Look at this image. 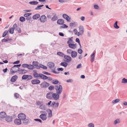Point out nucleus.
Returning <instances> with one entry per match:
<instances>
[{
    "label": "nucleus",
    "mask_w": 127,
    "mask_h": 127,
    "mask_svg": "<svg viewBox=\"0 0 127 127\" xmlns=\"http://www.w3.org/2000/svg\"><path fill=\"white\" fill-rule=\"evenodd\" d=\"M47 66L48 67L50 68L52 70L51 72L54 73L55 74H59V72H57L54 70L55 68H54L55 64L54 63L49 62L47 64Z\"/></svg>",
    "instance_id": "nucleus-1"
},
{
    "label": "nucleus",
    "mask_w": 127,
    "mask_h": 127,
    "mask_svg": "<svg viewBox=\"0 0 127 127\" xmlns=\"http://www.w3.org/2000/svg\"><path fill=\"white\" fill-rule=\"evenodd\" d=\"M54 88L56 90V93L61 94L63 91V88L61 85H55Z\"/></svg>",
    "instance_id": "nucleus-2"
},
{
    "label": "nucleus",
    "mask_w": 127,
    "mask_h": 127,
    "mask_svg": "<svg viewBox=\"0 0 127 127\" xmlns=\"http://www.w3.org/2000/svg\"><path fill=\"white\" fill-rule=\"evenodd\" d=\"M14 66L12 67L10 69L11 73L13 75L14 73L17 71H19L20 69L19 68H16V67H14Z\"/></svg>",
    "instance_id": "nucleus-3"
},
{
    "label": "nucleus",
    "mask_w": 127,
    "mask_h": 127,
    "mask_svg": "<svg viewBox=\"0 0 127 127\" xmlns=\"http://www.w3.org/2000/svg\"><path fill=\"white\" fill-rule=\"evenodd\" d=\"M50 85L49 84L45 81L42 82L40 84L41 87L42 88H46Z\"/></svg>",
    "instance_id": "nucleus-4"
},
{
    "label": "nucleus",
    "mask_w": 127,
    "mask_h": 127,
    "mask_svg": "<svg viewBox=\"0 0 127 127\" xmlns=\"http://www.w3.org/2000/svg\"><path fill=\"white\" fill-rule=\"evenodd\" d=\"M18 117L21 120H23L26 118V115L23 113H21L18 115Z\"/></svg>",
    "instance_id": "nucleus-5"
},
{
    "label": "nucleus",
    "mask_w": 127,
    "mask_h": 127,
    "mask_svg": "<svg viewBox=\"0 0 127 127\" xmlns=\"http://www.w3.org/2000/svg\"><path fill=\"white\" fill-rule=\"evenodd\" d=\"M64 61L67 62H69L72 60L71 57L68 56L64 55Z\"/></svg>",
    "instance_id": "nucleus-6"
},
{
    "label": "nucleus",
    "mask_w": 127,
    "mask_h": 127,
    "mask_svg": "<svg viewBox=\"0 0 127 127\" xmlns=\"http://www.w3.org/2000/svg\"><path fill=\"white\" fill-rule=\"evenodd\" d=\"M60 94L57 93H53L52 96V98L55 100H57L59 98V95Z\"/></svg>",
    "instance_id": "nucleus-7"
},
{
    "label": "nucleus",
    "mask_w": 127,
    "mask_h": 127,
    "mask_svg": "<svg viewBox=\"0 0 127 127\" xmlns=\"http://www.w3.org/2000/svg\"><path fill=\"white\" fill-rule=\"evenodd\" d=\"M13 28L14 29V30H16L18 29H19V30L18 31V32L21 33V30L17 25V24H14L13 26Z\"/></svg>",
    "instance_id": "nucleus-8"
},
{
    "label": "nucleus",
    "mask_w": 127,
    "mask_h": 127,
    "mask_svg": "<svg viewBox=\"0 0 127 127\" xmlns=\"http://www.w3.org/2000/svg\"><path fill=\"white\" fill-rule=\"evenodd\" d=\"M47 115V113H46V114H41L40 116L39 117L43 120H45L47 119V118L46 116Z\"/></svg>",
    "instance_id": "nucleus-9"
},
{
    "label": "nucleus",
    "mask_w": 127,
    "mask_h": 127,
    "mask_svg": "<svg viewBox=\"0 0 127 127\" xmlns=\"http://www.w3.org/2000/svg\"><path fill=\"white\" fill-rule=\"evenodd\" d=\"M39 20L41 22H44L46 20V16L44 15H42L40 17Z\"/></svg>",
    "instance_id": "nucleus-10"
},
{
    "label": "nucleus",
    "mask_w": 127,
    "mask_h": 127,
    "mask_svg": "<svg viewBox=\"0 0 127 127\" xmlns=\"http://www.w3.org/2000/svg\"><path fill=\"white\" fill-rule=\"evenodd\" d=\"M40 81L39 80L36 79L32 80L31 81V83L33 84H37L40 83Z\"/></svg>",
    "instance_id": "nucleus-11"
},
{
    "label": "nucleus",
    "mask_w": 127,
    "mask_h": 127,
    "mask_svg": "<svg viewBox=\"0 0 127 127\" xmlns=\"http://www.w3.org/2000/svg\"><path fill=\"white\" fill-rule=\"evenodd\" d=\"M39 63L37 61H33L32 62L33 65L35 66V68L37 69L40 68V67L39 66Z\"/></svg>",
    "instance_id": "nucleus-12"
},
{
    "label": "nucleus",
    "mask_w": 127,
    "mask_h": 127,
    "mask_svg": "<svg viewBox=\"0 0 127 127\" xmlns=\"http://www.w3.org/2000/svg\"><path fill=\"white\" fill-rule=\"evenodd\" d=\"M53 92H49L46 95V98L48 99H51L52 98Z\"/></svg>",
    "instance_id": "nucleus-13"
},
{
    "label": "nucleus",
    "mask_w": 127,
    "mask_h": 127,
    "mask_svg": "<svg viewBox=\"0 0 127 127\" xmlns=\"http://www.w3.org/2000/svg\"><path fill=\"white\" fill-rule=\"evenodd\" d=\"M34 73H33V76L34 77L36 78H38L39 77H40L41 73L38 74L37 73V71L36 70H34Z\"/></svg>",
    "instance_id": "nucleus-14"
},
{
    "label": "nucleus",
    "mask_w": 127,
    "mask_h": 127,
    "mask_svg": "<svg viewBox=\"0 0 127 127\" xmlns=\"http://www.w3.org/2000/svg\"><path fill=\"white\" fill-rule=\"evenodd\" d=\"M63 17L67 21L69 22L71 18L69 17L65 14H64L63 15Z\"/></svg>",
    "instance_id": "nucleus-15"
},
{
    "label": "nucleus",
    "mask_w": 127,
    "mask_h": 127,
    "mask_svg": "<svg viewBox=\"0 0 127 127\" xmlns=\"http://www.w3.org/2000/svg\"><path fill=\"white\" fill-rule=\"evenodd\" d=\"M18 78V76L16 75L13 76L11 78L10 81L11 82H15Z\"/></svg>",
    "instance_id": "nucleus-16"
},
{
    "label": "nucleus",
    "mask_w": 127,
    "mask_h": 127,
    "mask_svg": "<svg viewBox=\"0 0 127 127\" xmlns=\"http://www.w3.org/2000/svg\"><path fill=\"white\" fill-rule=\"evenodd\" d=\"M21 120L19 119H16L14 121V123L16 125H20L21 123Z\"/></svg>",
    "instance_id": "nucleus-17"
},
{
    "label": "nucleus",
    "mask_w": 127,
    "mask_h": 127,
    "mask_svg": "<svg viewBox=\"0 0 127 127\" xmlns=\"http://www.w3.org/2000/svg\"><path fill=\"white\" fill-rule=\"evenodd\" d=\"M77 55V52L75 51H72L71 53V55L73 58L76 57Z\"/></svg>",
    "instance_id": "nucleus-18"
},
{
    "label": "nucleus",
    "mask_w": 127,
    "mask_h": 127,
    "mask_svg": "<svg viewBox=\"0 0 127 127\" xmlns=\"http://www.w3.org/2000/svg\"><path fill=\"white\" fill-rule=\"evenodd\" d=\"M47 111L48 113V118H50L52 117V110L50 109H49L47 110Z\"/></svg>",
    "instance_id": "nucleus-19"
},
{
    "label": "nucleus",
    "mask_w": 127,
    "mask_h": 127,
    "mask_svg": "<svg viewBox=\"0 0 127 127\" xmlns=\"http://www.w3.org/2000/svg\"><path fill=\"white\" fill-rule=\"evenodd\" d=\"M6 115L4 112H1L0 113V117L2 118H4L6 117Z\"/></svg>",
    "instance_id": "nucleus-20"
},
{
    "label": "nucleus",
    "mask_w": 127,
    "mask_h": 127,
    "mask_svg": "<svg viewBox=\"0 0 127 127\" xmlns=\"http://www.w3.org/2000/svg\"><path fill=\"white\" fill-rule=\"evenodd\" d=\"M95 53L94 52H93L91 55V63H93L94 61L95 58Z\"/></svg>",
    "instance_id": "nucleus-21"
},
{
    "label": "nucleus",
    "mask_w": 127,
    "mask_h": 127,
    "mask_svg": "<svg viewBox=\"0 0 127 127\" xmlns=\"http://www.w3.org/2000/svg\"><path fill=\"white\" fill-rule=\"evenodd\" d=\"M68 46L70 48L75 49L76 47V44L71 43V44H69Z\"/></svg>",
    "instance_id": "nucleus-22"
},
{
    "label": "nucleus",
    "mask_w": 127,
    "mask_h": 127,
    "mask_svg": "<svg viewBox=\"0 0 127 127\" xmlns=\"http://www.w3.org/2000/svg\"><path fill=\"white\" fill-rule=\"evenodd\" d=\"M28 72L27 70L23 69L19 70L18 73L20 74H24L27 73Z\"/></svg>",
    "instance_id": "nucleus-23"
},
{
    "label": "nucleus",
    "mask_w": 127,
    "mask_h": 127,
    "mask_svg": "<svg viewBox=\"0 0 127 127\" xmlns=\"http://www.w3.org/2000/svg\"><path fill=\"white\" fill-rule=\"evenodd\" d=\"M57 23L59 25H62L64 23V21L63 19H60L57 20Z\"/></svg>",
    "instance_id": "nucleus-24"
},
{
    "label": "nucleus",
    "mask_w": 127,
    "mask_h": 127,
    "mask_svg": "<svg viewBox=\"0 0 127 127\" xmlns=\"http://www.w3.org/2000/svg\"><path fill=\"white\" fill-rule=\"evenodd\" d=\"M40 77L43 80H46L48 78V77L47 76L41 73V74Z\"/></svg>",
    "instance_id": "nucleus-25"
},
{
    "label": "nucleus",
    "mask_w": 127,
    "mask_h": 127,
    "mask_svg": "<svg viewBox=\"0 0 127 127\" xmlns=\"http://www.w3.org/2000/svg\"><path fill=\"white\" fill-rule=\"evenodd\" d=\"M13 117L12 116H9L7 117L6 119V121L8 122H11L12 120Z\"/></svg>",
    "instance_id": "nucleus-26"
},
{
    "label": "nucleus",
    "mask_w": 127,
    "mask_h": 127,
    "mask_svg": "<svg viewBox=\"0 0 127 127\" xmlns=\"http://www.w3.org/2000/svg\"><path fill=\"white\" fill-rule=\"evenodd\" d=\"M40 17V15L39 14H37L34 15L32 17V18L33 19L36 20Z\"/></svg>",
    "instance_id": "nucleus-27"
},
{
    "label": "nucleus",
    "mask_w": 127,
    "mask_h": 127,
    "mask_svg": "<svg viewBox=\"0 0 127 127\" xmlns=\"http://www.w3.org/2000/svg\"><path fill=\"white\" fill-rule=\"evenodd\" d=\"M79 28L80 30L79 32L83 34L84 32V29L83 27L82 26H81L79 27Z\"/></svg>",
    "instance_id": "nucleus-28"
},
{
    "label": "nucleus",
    "mask_w": 127,
    "mask_h": 127,
    "mask_svg": "<svg viewBox=\"0 0 127 127\" xmlns=\"http://www.w3.org/2000/svg\"><path fill=\"white\" fill-rule=\"evenodd\" d=\"M27 68L29 69L32 70L34 69V67L33 65L28 64Z\"/></svg>",
    "instance_id": "nucleus-29"
},
{
    "label": "nucleus",
    "mask_w": 127,
    "mask_h": 127,
    "mask_svg": "<svg viewBox=\"0 0 127 127\" xmlns=\"http://www.w3.org/2000/svg\"><path fill=\"white\" fill-rule=\"evenodd\" d=\"M39 108L41 109L45 110L46 109V105L42 104L40 105Z\"/></svg>",
    "instance_id": "nucleus-30"
},
{
    "label": "nucleus",
    "mask_w": 127,
    "mask_h": 127,
    "mask_svg": "<svg viewBox=\"0 0 127 127\" xmlns=\"http://www.w3.org/2000/svg\"><path fill=\"white\" fill-rule=\"evenodd\" d=\"M22 121L23 122V124H25V125L28 124L29 122V120L26 119V118L24 120H23Z\"/></svg>",
    "instance_id": "nucleus-31"
},
{
    "label": "nucleus",
    "mask_w": 127,
    "mask_h": 127,
    "mask_svg": "<svg viewBox=\"0 0 127 127\" xmlns=\"http://www.w3.org/2000/svg\"><path fill=\"white\" fill-rule=\"evenodd\" d=\"M11 39L8 38L7 39H3L1 40V41L2 42H7L8 41L11 40Z\"/></svg>",
    "instance_id": "nucleus-32"
},
{
    "label": "nucleus",
    "mask_w": 127,
    "mask_h": 127,
    "mask_svg": "<svg viewBox=\"0 0 127 127\" xmlns=\"http://www.w3.org/2000/svg\"><path fill=\"white\" fill-rule=\"evenodd\" d=\"M60 65L61 66H64L65 67H66L67 65V64L65 62H63L61 63Z\"/></svg>",
    "instance_id": "nucleus-33"
},
{
    "label": "nucleus",
    "mask_w": 127,
    "mask_h": 127,
    "mask_svg": "<svg viewBox=\"0 0 127 127\" xmlns=\"http://www.w3.org/2000/svg\"><path fill=\"white\" fill-rule=\"evenodd\" d=\"M29 3L31 5H36L38 4V2L36 1H31L29 2Z\"/></svg>",
    "instance_id": "nucleus-34"
},
{
    "label": "nucleus",
    "mask_w": 127,
    "mask_h": 127,
    "mask_svg": "<svg viewBox=\"0 0 127 127\" xmlns=\"http://www.w3.org/2000/svg\"><path fill=\"white\" fill-rule=\"evenodd\" d=\"M44 6L43 5H41L37 6V7L35 8V9L36 10H40L41 9V7H42Z\"/></svg>",
    "instance_id": "nucleus-35"
},
{
    "label": "nucleus",
    "mask_w": 127,
    "mask_h": 127,
    "mask_svg": "<svg viewBox=\"0 0 127 127\" xmlns=\"http://www.w3.org/2000/svg\"><path fill=\"white\" fill-rule=\"evenodd\" d=\"M9 34L8 31H5L2 34V37H5L6 35H7Z\"/></svg>",
    "instance_id": "nucleus-36"
},
{
    "label": "nucleus",
    "mask_w": 127,
    "mask_h": 127,
    "mask_svg": "<svg viewBox=\"0 0 127 127\" xmlns=\"http://www.w3.org/2000/svg\"><path fill=\"white\" fill-rule=\"evenodd\" d=\"M114 27L116 29L119 28V27L117 25V21H116L114 25Z\"/></svg>",
    "instance_id": "nucleus-37"
},
{
    "label": "nucleus",
    "mask_w": 127,
    "mask_h": 127,
    "mask_svg": "<svg viewBox=\"0 0 127 127\" xmlns=\"http://www.w3.org/2000/svg\"><path fill=\"white\" fill-rule=\"evenodd\" d=\"M57 55L61 57L64 56L65 55L63 53L60 52H58L57 53Z\"/></svg>",
    "instance_id": "nucleus-38"
},
{
    "label": "nucleus",
    "mask_w": 127,
    "mask_h": 127,
    "mask_svg": "<svg viewBox=\"0 0 127 127\" xmlns=\"http://www.w3.org/2000/svg\"><path fill=\"white\" fill-rule=\"evenodd\" d=\"M43 103L42 101H38L36 102V104L38 105H41L42 104H43Z\"/></svg>",
    "instance_id": "nucleus-39"
},
{
    "label": "nucleus",
    "mask_w": 127,
    "mask_h": 127,
    "mask_svg": "<svg viewBox=\"0 0 127 127\" xmlns=\"http://www.w3.org/2000/svg\"><path fill=\"white\" fill-rule=\"evenodd\" d=\"M68 26L65 24H63V25L60 27V29H61L63 28H68Z\"/></svg>",
    "instance_id": "nucleus-40"
},
{
    "label": "nucleus",
    "mask_w": 127,
    "mask_h": 127,
    "mask_svg": "<svg viewBox=\"0 0 127 127\" xmlns=\"http://www.w3.org/2000/svg\"><path fill=\"white\" fill-rule=\"evenodd\" d=\"M120 122V121L119 119H116L114 122V125H116L117 124L119 123Z\"/></svg>",
    "instance_id": "nucleus-41"
},
{
    "label": "nucleus",
    "mask_w": 127,
    "mask_h": 127,
    "mask_svg": "<svg viewBox=\"0 0 127 127\" xmlns=\"http://www.w3.org/2000/svg\"><path fill=\"white\" fill-rule=\"evenodd\" d=\"M28 78V75H24L22 77V79L23 80H25Z\"/></svg>",
    "instance_id": "nucleus-42"
},
{
    "label": "nucleus",
    "mask_w": 127,
    "mask_h": 127,
    "mask_svg": "<svg viewBox=\"0 0 127 127\" xmlns=\"http://www.w3.org/2000/svg\"><path fill=\"white\" fill-rule=\"evenodd\" d=\"M121 83H127V79L125 78H124L122 80Z\"/></svg>",
    "instance_id": "nucleus-43"
},
{
    "label": "nucleus",
    "mask_w": 127,
    "mask_h": 127,
    "mask_svg": "<svg viewBox=\"0 0 127 127\" xmlns=\"http://www.w3.org/2000/svg\"><path fill=\"white\" fill-rule=\"evenodd\" d=\"M59 81L57 80H54L52 81V83L54 84H56L59 83Z\"/></svg>",
    "instance_id": "nucleus-44"
},
{
    "label": "nucleus",
    "mask_w": 127,
    "mask_h": 127,
    "mask_svg": "<svg viewBox=\"0 0 127 127\" xmlns=\"http://www.w3.org/2000/svg\"><path fill=\"white\" fill-rule=\"evenodd\" d=\"M20 21L21 22H23L25 21V19L23 17H20L19 19Z\"/></svg>",
    "instance_id": "nucleus-45"
},
{
    "label": "nucleus",
    "mask_w": 127,
    "mask_h": 127,
    "mask_svg": "<svg viewBox=\"0 0 127 127\" xmlns=\"http://www.w3.org/2000/svg\"><path fill=\"white\" fill-rule=\"evenodd\" d=\"M120 101V99H117L115 100H113L112 103H117Z\"/></svg>",
    "instance_id": "nucleus-46"
},
{
    "label": "nucleus",
    "mask_w": 127,
    "mask_h": 127,
    "mask_svg": "<svg viewBox=\"0 0 127 127\" xmlns=\"http://www.w3.org/2000/svg\"><path fill=\"white\" fill-rule=\"evenodd\" d=\"M58 19L57 17L55 15L54 16H53L51 19V20L53 21H55L57 20Z\"/></svg>",
    "instance_id": "nucleus-47"
},
{
    "label": "nucleus",
    "mask_w": 127,
    "mask_h": 127,
    "mask_svg": "<svg viewBox=\"0 0 127 127\" xmlns=\"http://www.w3.org/2000/svg\"><path fill=\"white\" fill-rule=\"evenodd\" d=\"M14 29L13 27L10 29L9 30V31L10 33L13 34L14 32Z\"/></svg>",
    "instance_id": "nucleus-48"
},
{
    "label": "nucleus",
    "mask_w": 127,
    "mask_h": 127,
    "mask_svg": "<svg viewBox=\"0 0 127 127\" xmlns=\"http://www.w3.org/2000/svg\"><path fill=\"white\" fill-rule=\"evenodd\" d=\"M20 96V95L17 93H15L14 94V97L16 98H18Z\"/></svg>",
    "instance_id": "nucleus-49"
},
{
    "label": "nucleus",
    "mask_w": 127,
    "mask_h": 127,
    "mask_svg": "<svg viewBox=\"0 0 127 127\" xmlns=\"http://www.w3.org/2000/svg\"><path fill=\"white\" fill-rule=\"evenodd\" d=\"M28 64H24L21 65V66L23 67L27 68L28 67Z\"/></svg>",
    "instance_id": "nucleus-50"
},
{
    "label": "nucleus",
    "mask_w": 127,
    "mask_h": 127,
    "mask_svg": "<svg viewBox=\"0 0 127 127\" xmlns=\"http://www.w3.org/2000/svg\"><path fill=\"white\" fill-rule=\"evenodd\" d=\"M75 41L76 42H77L79 44V45L80 47L81 48V45L80 43V40H79V39L78 38H77L76 39Z\"/></svg>",
    "instance_id": "nucleus-51"
},
{
    "label": "nucleus",
    "mask_w": 127,
    "mask_h": 127,
    "mask_svg": "<svg viewBox=\"0 0 127 127\" xmlns=\"http://www.w3.org/2000/svg\"><path fill=\"white\" fill-rule=\"evenodd\" d=\"M54 87L53 85L49 86L48 88V89L50 90H52L54 89Z\"/></svg>",
    "instance_id": "nucleus-52"
},
{
    "label": "nucleus",
    "mask_w": 127,
    "mask_h": 127,
    "mask_svg": "<svg viewBox=\"0 0 127 127\" xmlns=\"http://www.w3.org/2000/svg\"><path fill=\"white\" fill-rule=\"evenodd\" d=\"M55 104L54 106H53V108L55 109L58 108L59 106V103L58 102H57L56 103H55Z\"/></svg>",
    "instance_id": "nucleus-53"
},
{
    "label": "nucleus",
    "mask_w": 127,
    "mask_h": 127,
    "mask_svg": "<svg viewBox=\"0 0 127 127\" xmlns=\"http://www.w3.org/2000/svg\"><path fill=\"white\" fill-rule=\"evenodd\" d=\"M31 14L32 13H25L24 14V16L25 17H27L31 15Z\"/></svg>",
    "instance_id": "nucleus-54"
},
{
    "label": "nucleus",
    "mask_w": 127,
    "mask_h": 127,
    "mask_svg": "<svg viewBox=\"0 0 127 127\" xmlns=\"http://www.w3.org/2000/svg\"><path fill=\"white\" fill-rule=\"evenodd\" d=\"M88 126L89 127H94V125L92 123H90L89 124Z\"/></svg>",
    "instance_id": "nucleus-55"
},
{
    "label": "nucleus",
    "mask_w": 127,
    "mask_h": 127,
    "mask_svg": "<svg viewBox=\"0 0 127 127\" xmlns=\"http://www.w3.org/2000/svg\"><path fill=\"white\" fill-rule=\"evenodd\" d=\"M66 82L68 83H72L73 82V80L72 79H69L67 80Z\"/></svg>",
    "instance_id": "nucleus-56"
},
{
    "label": "nucleus",
    "mask_w": 127,
    "mask_h": 127,
    "mask_svg": "<svg viewBox=\"0 0 127 127\" xmlns=\"http://www.w3.org/2000/svg\"><path fill=\"white\" fill-rule=\"evenodd\" d=\"M34 120L36 121L39 122L40 123H42V121L41 120L39 119H34Z\"/></svg>",
    "instance_id": "nucleus-57"
},
{
    "label": "nucleus",
    "mask_w": 127,
    "mask_h": 127,
    "mask_svg": "<svg viewBox=\"0 0 127 127\" xmlns=\"http://www.w3.org/2000/svg\"><path fill=\"white\" fill-rule=\"evenodd\" d=\"M78 52L79 54H81L82 53L83 50L81 49H78Z\"/></svg>",
    "instance_id": "nucleus-58"
},
{
    "label": "nucleus",
    "mask_w": 127,
    "mask_h": 127,
    "mask_svg": "<svg viewBox=\"0 0 127 127\" xmlns=\"http://www.w3.org/2000/svg\"><path fill=\"white\" fill-rule=\"evenodd\" d=\"M42 73L47 75H50L51 74L49 73L48 72H46L45 71H43Z\"/></svg>",
    "instance_id": "nucleus-59"
},
{
    "label": "nucleus",
    "mask_w": 127,
    "mask_h": 127,
    "mask_svg": "<svg viewBox=\"0 0 127 127\" xmlns=\"http://www.w3.org/2000/svg\"><path fill=\"white\" fill-rule=\"evenodd\" d=\"M55 104V102L54 101H53L51 104V105H50V106L53 107V106H54Z\"/></svg>",
    "instance_id": "nucleus-60"
},
{
    "label": "nucleus",
    "mask_w": 127,
    "mask_h": 127,
    "mask_svg": "<svg viewBox=\"0 0 127 127\" xmlns=\"http://www.w3.org/2000/svg\"><path fill=\"white\" fill-rule=\"evenodd\" d=\"M72 51V50L71 49H68L67 51V53L68 54H70L71 53V51Z\"/></svg>",
    "instance_id": "nucleus-61"
},
{
    "label": "nucleus",
    "mask_w": 127,
    "mask_h": 127,
    "mask_svg": "<svg viewBox=\"0 0 127 127\" xmlns=\"http://www.w3.org/2000/svg\"><path fill=\"white\" fill-rule=\"evenodd\" d=\"M72 41V40L71 39L68 40L67 41V44L69 45V44H71V43Z\"/></svg>",
    "instance_id": "nucleus-62"
},
{
    "label": "nucleus",
    "mask_w": 127,
    "mask_h": 127,
    "mask_svg": "<svg viewBox=\"0 0 127 127\" xmlns=\"http://www.w3.org/2000/svg\"><path fill=\"white\" fill-rule=\"evenodd\" d=\"M94 8L96 9H97L99 8L97 4H95L94 5Z\"/></svg>",
    "instance_id": "nucleus-63"
},
{
    "label": "nucleus",
    "mask_w": 127,
    "mask_h": 127,
    "mask_svg": "<svg viewBox=\"0 0 127 127\" xmlns=\"http://www.w3.org/2000/svg\"><path fill=\"white\" fill-rule=\"evenodd\" d=\"M81 67V64H78L76 67V68L77 69L80 68Z\"/></svg>",
    "instance_id": "nucleus-64"
}]
</instances>
